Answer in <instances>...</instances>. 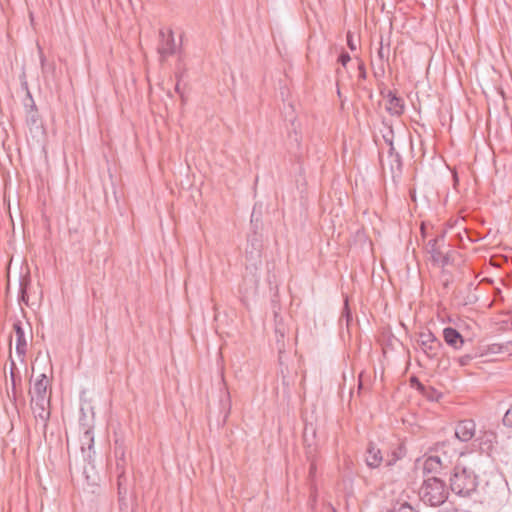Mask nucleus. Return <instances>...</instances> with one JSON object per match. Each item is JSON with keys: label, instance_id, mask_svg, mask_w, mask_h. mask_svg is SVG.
<instances>
[{"label": "nucleus", "instance_id": "1", "mask_svg": "<svg viewBox=\"0 0 512 512\" xmlns=\"http://www.w3.org/2000/svg\"><path fill=\"white\" fill-rule=\"evenodd\" d=\"M478 486L475 472L463 465L457 464L450 477L452 492L461 497H470Z\"/></svg>", "mask_w": 512, "mask_h": 512}, {"label": "nucleus", "instance_id": "2", "mask_svg": "<svg viewBox=\"0 0 512 512\" xmlns=\"http://www.w3.org/2000/svg\"><path fill=\"white\" fill-rule=\"evenodd\" d=\"M419 496L423 503L436 507L445 502L448 497V492L442 480L436 477H430L424 480L419 489Z\"/></svg>", "mask_w": 512, "mask_h": 512}, {"label": "nucleus", "instance_id": "3", "mask_svg": "<svg viewBox=\"0 0 512 512\" xmlns=\"http://www.w3.org/2000/svg\"><path fill=\"white\" fill-rule=\"evenodd\" d=\"M417 344L423 354L429 359H436L443 347L442 342L429 330L418 334Z\"/></svg>", "mask_w": 512, "mask_h": 512}, {"label": "nucleus", "instance_id": "4", "mask_svg": "<svg viewBox=\"0 0 512 512\" xmlns=\"http://www.w3.org/2000/svg\"><path fill=\"white\" fill-rule=\"evenodd\" d=\"M303 439L309 456L313 452H317L319 450L316 426L313 424L312 421L308 419L307 413H305V427L303 432Z\"/></svg>", "mask_w": 512, "mask_h": 512}, {"label": "nucleus", "instance_id": "5", "mask_svg": "<svg viewBox=\"0 0 512 512\" xmlns=\"http://www.w3.org/2000/svg\"><path fill=\"white\" fill-rule=\"evenodd\" d=\"M455 437L461 442H468L476 437V424L473 420L467 419L457 423Z\"/></svg>", "mask_w": 512, "mask_h": 512}, {"label": "nucleus", "instance_id": "6", "mask_svg": "<svg viewBox=\"0 0 512 512\" xmlns=\"http://www.w3.org/2000/svg\"><path fill=\"white\" fill-rule=\"evenodd\" d=\"M49 379L46 374H41L38 379L34 382L33 387L30 389L31 400H50L48 394Z\"/></svg>", "mask_w": 512, "mask_h": 512}, {"label": "nucleus", "instance_id": "7", "mask_svg": "<svg viewBox=\"0 0 512 512\" xmlns=\"http://www.w3.org/2000/svg\"><path fill=\"white\" fill-rule=\"evenodd\" d=\"M50 400H31V409L36 420L43 424L44 430L47 427V421L50 418Z\"/></svg>", "mask_w": 512, "mask_h": 512}, {"label": "nucleus", "instance_id": "8", "mask_svg": "<svg viewBox=\"0 0 512 512\" xmlns=\"http://www.w3.org/2000/svg\"><path fill=\"white\" fill-rule=\"evenodd\" d=\"M13 329L16 337V353L20 361L24 362L27 352V339L25 336L24 329L22 327V323L20 321H16L13 324Z\"/></svg>", "mask_w": 512, "mask_h": 512}, {"label": "nucleus", "instance_id": "9", "mask_svg": "<svg viewBox=\"0 0 512 512\" xmlns=\"http://www.w3.org/2000/svg\"><path fill=\"white\" fill-rule=\"evenodd\" d=\"M386 97H387L386 110L392 116L402 115L404 112L403 99L400 97H397L392 91H389Z\"/></svg>", "mask_w": 512, "mask_h": 512}, {"label": "nucleus", "instance_id": "10", "mask_svg": "<svg viewBox=\"0 0 512 512\" xmlns=\"http://www.w3.org/2000/svg\"><path fill=\"white\" fill-rule=\"evenodd\" d=\"M443 338L449 346L456 350L461 349L464 344V339L462 335L452 327L444 328Z\"/></svg>", "mask_w": 512, "mask_h": 512}, {"label": "nucleus", "instance_id": "11", "mask_svg": "<svg viewBox=\"0 0 512 512\" xmlns=\"http://www.w3.org/2000/svg\"><path fill=\"white\" fill-rule=\"evenodd\" d=\"M496 438L497 436L493 431L481 429L478 434L476 433L475 442L478 443L480 449L489 450Z\"/></svg>", "mask_w": 512, "mask_h": 512}, {"label": "nucleus", "instance_id": "12", "mask_svg": "<svg viewBox=\"0 0 512 512\" xmlns=\"http://www.w3.org/2000/svg\"><path fill=\"white\" fill-rule=\"evenodd\" d=\"M444 467L441 464V460L435 454L429 455L423 462V472L427 474L439 473Z\"/></svg>", "mask_w": 512, "mask_h": 512}, {"label": "nucleus", "instance_id": "13", "mask_svg": "<svg viewBox=\"0 0 512 512\" xmlns=\"http://www.w3.org/2000/svg\"><path fill=\"white\" fill-rule=\"evenodd\" d=\"M449 443L448 442H442L438 444L435 448V455L439 457L441 460V464L444 468H447L448 465L451 463L452 456L456 454V451L453 450L452 454H449L448 448Z\"/></svg>", "mask_w": 512, "mask_h": 512}, {"label": "nucleus", "instance_id": "14", "mask_svg": "<svg viewBox=\"0 0 512 512\" xmlns=\"http://www.w3.org/2000/svg\"><path fill=\"white\" fill-rule=\"evenodd\" d=\"M366 464L371 468H376L380 465L382 461V455L379 449H376L373 446H370L367 449L365 456Z\"/></svg>", "mask_w": 512, "mask_h": 512}, {"label": "nucleus", "instance_id": "15", "mask_svg": "<svg viewBox=\"0 0 512 512\" xmlns=\"http://www.w3.org/2000/svg\"><path fill=\"white\" fill-rule=\"evenodd\" d=\"M176 51V45L173 33L170 31L166 41L159 48V53L162 57H168L174 54Z\"/></svg>", "mask_w": 512, "mask_h": 512}, {"label": "nucleus", "instance_id": "16", "mask_svg": "<svg viewBox=\"0 0 512 512\" xmlns=\"http://www.w3.org/2000/svg\"><path fill=\"white\" fill-rule=\"evenodd\" d=\"M316 473H317V464L315 460H312L310 467V478L312 484V494H311V508L314 510L317 502V487H316Z\"/></svg>", "mask_w": 512, "mask_h": 512}, {"label": "nucleus", "instance_id": "17", "mask_svg": "<svg viewBox=\"0 0 512 512\" xmlns=\"http://www.w3.org/2000/svg\"><path fill=\"white\" fill-rule=\"evenodd\" d=\"M116 455H117V462H116V468H117V471L119 472L118 474V486H119V490L121 489V486H122V479L124 477V473H125V469H124V465H125V453L123 450H121L120 452V456L118 457V451H116Z\"/></svg>", "mask_w": 512, "mask_h": 512}, {"label": "nucleus", "instance_id": "18", "mask_svg": "<svg viewBox=\"0 0 512 512\" xmlns=\"http://www.w3.org/2000/svg\"><path fill=\"white\" fill-rule=\"evenodd\" d=\"M437 242H438L437 239H432V240H429V242H428L429 252L431 253L434 261H439L440 256H441V252L437 248Z\"/></svg>", "mask_w": 512, "mask_h": 512}, {"label": "nucleus", "instance_id": "19", "mask_svg": "<svg viewBox=\"0 0 512 512\" xmlns=\"http://www.w3.org/2000/svg\"><path fill=\"white\" fill-rule=\"evenodd\" d=\"M502 423L506 427H512V406L505 412Z\"/></svg>", "mask_w": 512, "mask_h": 512}, {"label": "nucleus", "instance_id": "20", "mask_svg": "<svg viewBox=\"0 0 512 512\" xmlns=\"http://www.w3.org/2000/svg\"><path fill=\"white\" fill-rule=\"evenodd\" d=\"M82 441H83V442H84V441H87L89 450L92 448V446H93V442H94V438H93V435H92V433H91V431H90V430H86V431L84 432V435H83Z\"/></svg>", "mask_w": 512, "mask_h": 512}, {"label": "nucleus", "instance_id": "21", "mask_svg": "<svg viewBox=\"0 0 512 512\" xmlns=\"http://www.w3.org/2000/svg\"><path fill=\"white\" fill-rule=\"evenodd\" d=\"M347 45L351 51H355L357 49V43L351 32L347 33Z\"/></svg>", "mask_w": 512, "mask_h": 512}, {"label": "nucleus", "instance_id": "22", "mask_svg": "<svg viewBox=\"0 0 512 512\" xmlns=\"http://www.w3.org/2000/svg\"><path fill=\"white\" fill-rule=\"evenodd\" d=\"M472 359L473 357L470 354H466L457 358V362L459 363L460 366H466L471 362Z\"/></svg>", "mask_w": 512, "mask_h": 512}, {"label": "nucleus", "instance_id": "23", "mask_svg": "<svg viewBox=\"0 0 512 512\" xmlns=\"http://www.w3.org/2000/svg\"><path fill=\"white\" fill-rule=\"evenodd\" d=\"M393 132L392 130L389 131V133L387 135H384L383 138L385 140V142L389 145L390 147V153H392V151L394 150V146H393Z\"/></svg>", "mask_w": 512, "mask_h": 512}, {"label": "nucleus", "instance_id": "24", "mask_svg": "<svg viewBox=\"0 0 512 512\" xmlns=\"http://www.w3.org/2000/svg\"><path fill=\"white\" fill-rule=\"evenodd\" d=\"M358 71H359V78L365 79L366 78V70L364 63L358 59Z\"/></svg>", "mask_w": 512, "mask_h": 512}, {"label": "nucleus", "instance_id": "25", "mask_svg": "<svg viewBox=\"0 0 512 512\" xmlns=\"http://www.w3.org/2000/svg\"><path fill=\"white\" fill-rule=\"evenodd\" d=\"M397 512H414V508L411 505H409L408 503H404V504L400 505Z\"/></svg>", "mask_w": 512, "mask_h": 512}, {"label": "nucleus", "instance_id": "26", "mask_svg": "<svg viewBox=\"0 0 512 512\" xmlns=\"http://www.w3.org/2000/svg\"><path fill=\"white\" fill-rule=\"evenodd\" d=\"M351 60V57L348 53H342L339 57L340 63L345 67L347 63Z\"/></svg>", "mask_w": 512, "mask_h": 512}, {"label": "nucleus", "instance_id": "27", "mask_svg": "<svg viewBox=\"0 0 512 512\" xmlns=\"http://www.w3.org/2000/svg\"><path fill=\"white\" fill-rule=\"evenodd\" d=\"M344 314H345L347 323H349V321L351 319V313H350V310L348 308V301H347V299L345 300Z\"/></svg>", "mask_w": 512, "mask_h": 512}, {"label": "nucleus", "instance_id": "28", "mask_svg": "<svg viewBox=\"0 0 512 512\" xmlns=\"http://www.w3.org/2000/svg\"><path fill=\"white\" fill-rule=\"evenodd\" d=\"M21 299H22V301L27 303V294H26V289H25L23 283H21Z\"/></svg>", "mask_w": 512, "mask_h": 512}, {"label": "nucleus", "instance_id": "29", "mask_svg": "<svg viewBox=\"0 0 512 512\" xmlns=\"http://www.w3.org/2000/svg\"><path fill=\"white\" fill-rule=\"evenodd\" d=\"M378 57L381 59V60H384L385 58H387V55H385L384 53V49H383V45L381 44L379 50H378Z\"/></svg>", "mask_w": 512, "mask_h": 512}, {"label": "nucleus", "instance_id": "30", "mask_svg": "<svg viewBox=\"0 0 512 512\" xmlns=\"http://www.w3.org/2000/svg\"><path fill=\"white\" fill-rule=\"evenodd\" d=\"M311 44H312V39H310V41H309V51H311ZM309 53L311 54L312 52H309Z\"/></svg>", "mask_w": 512, "mask_h": 512}, {"label": "nucleus", "instance_id": "31", "mask_svg": "<svg viewBox=\"0 0 512 512\" xmlns=\"http://www.w3.org/2000/svg\"><path fill=\"white\" fill-rule=\"evenodd\" d=\"M15 366L14 361H11V370H13V367Z\"/></svg>", "mask_w": 512, "mask_h": 512}]
</instances>
